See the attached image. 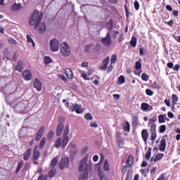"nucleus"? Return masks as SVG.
<instances>
[{"mask_svg": "<svg viewBox=\"0 0 180 180\" xmlns=\"http://www.w3.org/2000/svg\"><path fill=\"white\" fill-rule=\"evenodd\" d=\"M88 162V155H86L80 161L79 167V172H82L83 174L79 176V180H86L89 172H92V165L86 163Z\"/></svg>", "mask_w": 180, "mask_h": 180, "instance_id": "f257e3e1", "label": "nucleus"}, {"mask_svg": "<svg viewBox=\"0 0 180 180\" xmlns=\"http://www.w3.org/2000/svg\"><path fill=\"white\" fill-rule=\"evenodd\" d=\"M70 133V127L66 126L64 129L63 134V139L61 137H58L54 143V147L58 148L61 147L62 148H65L67 147V144H68V141H70V138L68 137V134Z\"/></svg>", "mask_w": 180, "mask_h": 180, "instance_id": "f03ea898", "label": "nucleus"}, {"mask_svg": "<svg viewBox=\"0 0 180 180\" xmlns=\"http://www.w3.org/2000/svg\"><path fill=\"white\" fill-rule=\"evenodd\" d=\"M43 19V13H40L39 10L35 9L31 14L29 20V23L30 26H34L35 30L39 29V25Z\"/></svg>", "mask_w": 180, "mask_h": 180, "instance_id": "7ed1b4c3", "label": "nucleus"}, {"mask_svg": "<svg viewBox=\"0 0 180 180\" xmlns=\"http://www.w3.org/2000/svg\"><path fill=\"white\" fill-rule=\"evenodd\" d=\"M60 51L64 57H68L71 55V48L67 42H63L60 45Z\"/></svg>", "mask_w": 180, "mask_h": 180, "instance_id": "20e7f679", "label": "nucleus"}, {"mask_svg": "<svg viewBox=\"0 0 180 180\" xmlns=\"http://www.w3.org/2000/svg\"><path fill=\"white\" fill-rule=\"evenodd\" d=\"M37 148H39V146L37 145L33 149V151H32L33 153L32 155V160L33 164H34L35 165H39V162H37V160L40 158V151H39Z\"/></svg>", "mask_w": 180, "mask_h": 180, "instance_id": "39448f33", "label": "nucleus"}, {"mask_svg": "<svg viewBox=\"0 0 180 180\" xmlns=\"http://www.w3.org/2000/svg\"><path fill=\"white\" fill-rule=\"evenodd\" d=\"M51 50L53 52L58 51L60 49V43L56 39H51L49 42Z\"/></svg>", "mask_w": 180, "mask_h": 180, "instance_id": "423d86ee", "label": "nucleus"}, {"mask_svg": "<svg viewBox=\"0 0 180 180\" xmlns=\"http://www.w3.org/2000/svg\"><path fill=\"white\" fill-rule=\"evenodd\" d=\"M70 166V159L68 158H62L59 163L60 169H64V168H68Z\"/></svg>", "mask_w": 180, "mask_h": 180, "instance_id": "0eeeda50", "label": "nucleus"}, {"mask_svg": "<svg viewBox=\"0 0 180 180\" xmlns=\"http://www.w3.org/2000/svg\"><path fill=\"white\" fill-rule=\"evenodd\" d=\"M101 43L103 44V46H105V47H109V46L112 44V39L109 32L107 33L105 37L101 39Z\"/></svg>", "mask_w": 180, "mask_h": 180, "instance_id": "6e6552de", "label": "nucleus"}, {"mask_svg": "<svg viewBox=\"0 0 180 180\" xmlns=\"http://www.w3.org/2000/svg\"><path fill=\"white\" fill-rule=\"evenodd\" d=\"M69 110L70 112H76V113H82V110H81V105L78 104H72V105L70 106Z\"/></svg>", "mask_w": 180, "mask_h": 180, "instance_id": "1a4fd4ad", "label": "nucleus"}, {"mask_svg": "<svg viewBox=\"0 0 180 180\" xmlns=\"http://www.w3.org/2000/svg\"><path fill=\"white\" fill-rule=\"evenodd\" d=\"M47 30L46 27V23L45 22H39L38 25V33L39 34H44L46 33V30Z\"/></svg>", "mask_w": 180, "mask_h": 180, "instance_id": "9d476101", "label": "nucleus"}, {"mask_svg": "<svg viewBox=\"0 0 180 180\" xmlns=\"http://www.w3.org/2000/svg\"><path fill=\"white\" fill-rule=\"evenodd\" d=\"M22 78L25 81H30L32 79V72L30 70H25L22 72Z\"/></svg>", "mask_w": 180, "mask_h": 180, "instance_id": "9b49d317", "label": "nucleus"}, {"mask_svg": "<svg viewBox=\"0 0 180 180\" xmlns=\"http://www.w3.org/2000/svg\"><path fill=\"white\" fill-rule=\"evenodd\" d=\"M44 133V127H41L39 129L38 131L35 135V141H39L41 137H43V134Z\"/></svg>", "mask_w": 180, "mask_h": 180, "instance_id": "f8f14e48", "label": "nucleus"}, {"mask_svg": "<svg viewBox=\"0 0 180 180\" xmlns=\"http://www.w3.org/2000/svg\"><path fill=\"white\" fill-rule=\"evenodd\" d=\"M165 148H167V139H165V137H162L159 146V150L160 151H165Z\"/></svg>", "mask_w": 180, "mask_h": 180, "instance_id": "ddd939ff", "label": "nucleus"}, {"mask_svg": "<svg viewBox=\"0 0 180 180\" xmlns=\"http://www.w3.org/2000/svg\"><path fill=\"white\" fill-rule=\"evenodd\" d=\"M32 148H28L24 153H23V160L24 161H29V159L30 158V155H32Z\"/></svg>", "mask_w": 180, "mask_h": 180, "instance_id": "4468645a", "label": "nucleus"}, {"mask_svg": "<svg viewBox=\"0 0 180 180\" xmlns=\"http://www.w3.org/2000/svg\"><path fill=\"white\" fill-rule=\"evenodd\" d=\"M34 86L36 88L37 91H41V82H40V80H39V79H34Z\"/></svg>", "mask_w": 180, "mask_h": 180, "instance_id": "2eb2a0df", "label": "nucleus"}, {"mask_svg": "<svg viewBox=\"0 0 180 180\" xmlns=\"http://www.w3.org/2000/svg\"><path fill=\"white\" fill-rule=\"evenodd\" d=\"M65 74L68 79H72V78H74L72 70H71L70 68H66L65 70Z\"/></svg>", "mask_w": 180, "mask_h": 180, "instance_id": "dca6fc26", "label": "nucleus"}, {"mask_svg": "<svg viewBox=\"0 0 180 180\" xmlns=\"http://www.w3.org/2000/svg\"><path fill=\"white\" fill-rule=\"evenodd\" d=\"M141 108L142 109V110H153V106L150 105V104L147 103H142Z\"/></svg>", "mask_w": 180, "mask_h": 180, "instance_id": "f3484780", "label": "nucleus"}, {"mask_svg": "<svg viewBox=\"0 0 180 180\" xmlns=\"http://www.w3.org/2000/svg\"><path fill=\"white\" fill-rule=\"evenodd\" d=\"M20 9H22V6L20 4H18L15 3L11 7V11L12 12H18V11H20Z\"/></svg>", "mask_w": 180, "mask_h": 180, "instance_id": "a211bd4d", "label": "nucleus"}, {"mask_svg": "<svg viewBox=\"0 0 180 180\" xmlns=\"http://www.w3.org/2000/svg\"><path fill=\"white\" fill-rule=\"evenodd\" d=\"M15 71H18L19 72H22V71H23V61L18 60L15 66Z\"/></svg>", "mask_w": 180, "mask_h": 180, "instance_id": "6ab92c4d", "label": "nucleus"}, {"mask_svg": "<svg viewBox=\"0 0 180 180\" xmlns=\"http://www.w3.org/2000/svg\"><path fill=\"white\" fill-rule=\"evenodd\" d=\"M63 130H64V124L59 123L56 129V136H60L63 133Z\"/></svg>", "mask_w": 180, "mask_h": 180, "instance_id": "aec40b11", "label": "nucleus"}, {"mask_svg": "<svg viewBox=\"0 0 180 180\" xmlns=\"http://www.w3.org/2000/svg\"><path fill=\"white\" fill-rule=\"evenodd\" d=\"M99 49H101V46H99V45H96L95 47L94 46V44H90V45H87L85 47V50L86 51H91V50H99Z\"/></svg>", "mask_w": 180, "mask_h": 180, "instance_id": "412c9836", "label": "nucleus"}, {"mask_svg": "<svg viewBox=\"0 0 180 180\" xmlns=\"http://www.w3.org/2000/svg\"><path fill=\"white\" fill-rule=\"evenodd\" d=\"M141 136L143 141L147 143V140H148V131H147L146 129H143L141 131Z\"/></svg>", "mask_w": 180, "mask_h": 180, "instance_id": "4be33fe9", "label": "nucleus"}, {"mask_svg": "<svg viewBox=\"0 0 180 180\" xmlns=\"http://www.w3.org/2000/svg\"><path fill=\"white\" fill-rule=\"evenodd\" d=\"M122 129L124 131H130V123L128 121H126L124 124H122Z\"/></svg>", "mask_w": 180, "mask_h": 180, "instance_id": "5701e85b", "label": "nucleus"}, {"mask_svg": "<svg viewBox=\"0 0 180 180\" xmlns=\"http://www.w3.org/2000/svg\"><path fill=\"white\" fill-rule=\"evenodd\" d=\"M172 109H175V105H177L178 103V97L176 94L172 95Z\"/></svg>", "mask_w": 180, "mask_h": 180, "instance_id": "b1692460", "label": "nucleus"}, {"mask_svg": "<svg viewBox=\"0 0 180 180\" xmlns=\"http://www.w3.org/2000/svg\"><path fill=\"white\" fill-rule=\"evenodd\" d=\"M137 126H139V117L135 115L132 117V127H137Z\"/></svg>", "mask_w": 180, "mask_h": 180, "instance_id": "393cba45", "label": "nucleus"}, {"mask_svg": "<svg viewBox=\"0 0 180 180\" xmlns=\"http://www.w3.org/2000/svg\"><path fill=\"white\" fill-rule=\"evenodd\" d=\"M133 161H134V158L133 157V155L128 156V158L126 161L127 165L129 167H131V165H133Z\"/></svg>", "mask_w": 180, "mask_h": 180, "instance_id": "a878e982", "label": "nucleus"}, {"mask_svg": "<svg viewBox=\"0 0 180 180\" xmlns=\"http://www.w3.org/2000/svg\"><path fill=\"white\" fill-rule=\"evenodd\" d=\"M25 164V162H23V160H20L18 165H17V168L15 170V174H18L19 171H20V169H22V167H23V165Z\"/></svg>", "mask_w": 180, "mask_h": 180, "instance_id": "bb28decb", "label": "nucleus"}, {"mask_svg": "<svg viewBox=\"0 0 180 180\" xmlns=\"http://www.w3.org/2000/svg\"><path fill=\"white\" fill-rule=\"evenodd\" d=\"M57 174V169L51 168V169L49 172V178H53Z\"/></svg>", "mask_w": 180, "mask_h": 180, "instance_id": "cd10ccee", "label": "nucleus"}, {"mask_svg": "<svg viewBox=\"0 0 180 180\" xmlns=\"http://www.w3.org/2000/svg\"><path fill=\"white\" fill-rule=\"evenodd\" d=\"M58 162V159L57 158V157H55L52 160L50 164V167L51 168H54L56 167V165H57V163Z\"/></svg>", "mask_w": 180, "mask_h": 180, "instance_id": "c85d7f7f", "label": "nucleus"}, {"mask_svg": "<svg viewBox=\"0 0 180 180\" xmlns=\"http://www.w3.org/2000/svg\"><path fill=\"white\" fill-rule=\"evenodd\" d=\"M130 44L132 47H136V46H137V38H136V37H131Z\"/></svg>", "mask_w": 180, "mask_h": 180, "instance_id": "c756f323", "label": "nucleus"}, {"mask_svg": "<svg viewBox=\"0 0 180 180\" xmlns=\"http://www.w3.org/2000/svg\"><path fill=\"white\" fill-rule=\"evenodd\" d=\"M162 157H164V153H159L156 155V156L154 158V162H157V161H160V160H161Z\"/></svg>", "mask_w": 180, "mask_h": 180, "instance_id": "7c9ffc66", "label": "nucleus"}, {"mask_svg": "<svg viewBox=\"0 0 180 180\" xmlns=\"http://www.w3.org/2000/svg\"><path fill=\"white\" fill-rule=\"evenodd\" d=\"M151 148H148V151L146 153V154L145 155V158L146 160H150V157H151Z\"/></svg>", "mask_w": 180, "mask_h": 180, "instance_id": "2f4dec72", "label": "nucleus"}, {"mask_svg": "<svg viewBox=\"0 0 180 180\" xmlns=\"http://www.w3.org/2000/svg\"><path fill=\"white\" fill-rule=\"evenodd\" d=\"M98 176L101 180H108V177H106L103 172H98Z\"/></svg>", "mask_w": 180, "mask_h": 180, "instance_id": "473e14b6", "label": "nucleus"}, {"mask_svg": "<svg viewBox=\"0 0 180 180\" xmlns=\"http://www.w3.org/2000/svg\"><path fill=\"white\" fill-rule=\"evenodd\" d=\"M44 63L45 64L49 65L51 64V63H53V60L51 59V58H50V56H45Z\"/></svg>", "mask_w": 180, "mask_h": 180, "instance_id": "72a5a7b5", "label": "nucleus"}, {"mask_svg": "<svg viewBox=\"0 0 180 180\" xmlns=\"http://www.w3.org/2000/svg\"><path fill=\"white\" fill-rule=\"evenodd\" d=\"M27 41H28V43H32V46L35 47L36 44H34V41H33V39H32V37H30V35H27Z\"/></svg>", "mask_w": 180, "mask_h": 180, "instance_id": "f704fd0d", "label": "nucleus"}, {"mask_svg": "<svg viewBox=\"0 0 180 180\" xmlns=\"http://www.w3.org/2000/svg\"><path fill=\"white\" fill-rule=\"evenodd\" d=\"M165 175H167V173H162L156 180H168Z\"/></svg>", "mask_w": 180, "mask_h": 180, "instance_id": "c9c22d12", "label": "nucleus"}, {"mask_svg": "<svg viewBox=\"0 0 180 180\" xmlns=\"http://www.w3.org/2000/svg\"><path fill=\"white\" fill-rule=\"evenodd\" d=\"M84 119H86V120H92V119H94V116H92L91 115V113H86L85 115H84Z\"/></svg>", "mask_w": 180, "mask_h": 180, "instance_id": "e433bc0d", "label": "nucleus"}, {"mask_svg": "<svg viewBox=\"0 0 180 180\" xmlns=\"http://www.w3.org/2000/svg\"><path fill=\"white\" fill-rule=\"evenodd\" d=\"M46 144V137H43L39 143V148H43Z\"/></svg>", "mask_w": 180, "mask_h": 180, "instance_id": "4c0bfd02", "label": "nucleus"}, {"mask_svg": "<svg viewBox=\"0 0 180 180\" xmlns=\"http://www.w3.org/2000/svg\"><path fill=\"white\" fill-rule=\"evenodd\" d=\"M135 69L136 70V71H139V70H141V61L136 62Z\"/></svg>", "mask_w": 180, "mask_h": 180, "instance_id": "58836bf2", "label": "nucleus"}, {"mask_svg": "<svg viewBox=\"0 0 180 180\" xmlns=\"http://www.w3.org/2000/svg\"><path fill=\"white\" fill-rule=\"evenodd\" d=\"M47 178H49V176H47V174H46L44 176V174H41L39 176L37 180H47Z\"/></svg>", "mask_w": 180, "mask_h": 180, "instance_id": "ea45409f", "label": "nucleus"}, {"mask_svg": "<svg viewBox=\"0 0 180 180\" xmlns=\"http://www.w3.org/2000/svg\"><path fill=\"white\" fill-rule=\"evenodd\" d=\"M53 137H54V131H50L47 134V139H48V140H51L53 139Z\"/></svg>", "mask_w": 180, "mask_h": 180, "instance_id": "a19ab883", "label": "nucleus"}, {"mask_svg": "<svg viewBox=\"0 0 180 180\" xmlns=\"http://www.w3.org/2000/svg\"><path fill=\"white\" fill-rule=\"evenodd\" d=\"M117 144H118L119 148H122L123 147V146L124 145V141L123 140V139L118 140Z\"/></svg>", "mask_w": 180, "mask_h": 180, "instance_id": "79ce46f5", "label": "nucleus"}, {"mask_svg": "<svg viewBox=\"0 0 180 180\" xmlns=\"http://www.w3.org/2000/svg\"><path fill=\"white\" fill-rule=\"evenodd\" d=\"M146 95H148V96H153L154 95V91H153L150 89H146Z\"/></svg>", "mask_w": 180, "mask_h": 180, "instance_id": "37998d69", "label": "nucleus"}, {"mask_svg": "<svg viewBox=\"0 0 180 180\" xmlns=\"http://www.w3.org/2000/svg\"><path fill=\"white\" fill-rule=\"evenodd\" d=\"M103 169L104 171H109V162L107 160L104 162Z\"/></svg>", "mask_w": 180, "mask_h": 180, "instance_id": "c03bdc74", "label": "nucleus"}, {"mask_svg": "<svg viewBox=\"0 0 180 180\" xmlns=\"http://www.w3.org/2000/svg\"><path fill=\"white\" fill-rule=\"evenodd\" d=\"M126 79H124V76L120 75L118 78V82L120 84H124Z\"/></svg>", "mask_w": 180, "mask_h": 180, "instance_id": "a18cd8bd", "label": "nucleus"}, {"mask_svg": "<svg viewBox=\"0 0 180 180\" xmlns=\"http://www.w3.org/2000/svg\"><path fill=\"white\" fill-rule=\"evenodd\" d=\"M148 75H147V73H143L141 75V79L142 81H148Z\"/></svg>", "mask_w": 180, "mask_h": 180, "instance_id": "49530a36", "label": "nucleus"}, {"mask_svg": "<svg viewBox=\"0 0 180 180\" xmlns=\"http://www.w3.org/2000/svg\"><path fill=\"white\" fill-rule=\"evenodd\" d=\"M117 60V56L116 55H112L110 59V63L115 64Z\"/></svg>", "mask_w": 180, "mask_h": 180, "instance_id": "de8ad7c7", "label": "nucleus"}, {"mask_svg": "<svg viewBox=\"0 0 180 180\" xmlns=\"http://www.w3.org/2000/svg\"><path fill=\"white\" fill-rule=\"evenodd\" d=\"M156 128H157V125H155V124H152L150 127V133L157 132V130L155 129Z\"/></svg>", "mask_w": 180, "mask_h": 180, "instance_id": "09e8293b", "label": "nucleus"}, {"mask_svg": "<svg viewBox=\"0 0 180 180\" xmlns=\"http://www.w3.org/2000/svg\"><path fill=\"white\" fill-rule=\"evenodd\" d=\"M134 6L136 11H139V9H140V4L137 0L134 1Z\"/></svg>", "mask_w": 180, "mask_h": 180, "instance_id": "8fccbe9b", "label": "nucleus"}, {"mask_svg": "<svg viewBox=\"0 0 180 180\" xmlns=\"http://www.w3.org/2000/svg\"><path fill=\"white\" fill-rule=\"evenodd\" d=\"M159 123H165V118L163 115H159Z\"/></svg>", "mask_w": 180, "mask_h": 180, "instance_id": "3c124183", "label": "nucleus"}, {"mask_svg": "<svg viewBox=\"0 0 180 180\" xmlns=\"http://www.w3.org/2000/svg\"><path fill=\"white\" fill-rule=\"evenodd\" d=\"M150 138L153 141H155V139H157V132H151Z\"/></svg>", "mask_w": 180, "mask_h": 180, "instance_id": "603ef678", "label": "nucleus"}, {"mask_svg": "<svg viewBox=\"0 0 180 180\" xmlns=\"http://www.w3.org/2000/svg\"><path fill=\"white\" fill-rule=\"evenodd\" d=\"M166 130H167V126L161 125L160 127V130H159L160 133H164V131H165Z\"/></svg>", "mask_w": 180, "mask_h": 180, "instance_id": "864d4df0", "label": "nucleus"}, {"mask_svg": "<svg viewBox=\"0 0 180 180\" xmlns=\"http://www.w3.org/2000/svg\"><path fill=\"white\" fill-rule=\"evenodd\" d=\"M107 25L108 26H110V30H112V29H113V20L110 19L107 23Z\"/></svg>", "mask_w": 180, "mask_h": 180, "instance_id": "5fc2aeb1", "label": "nucleus"}, {"mask_svg": "<svg viewBox=\"0 0 180 180\" xmlns=\"http://www.w3.org/2000/svg\"><path fill=\"white\" fill-rule=\"evenodd\" d=\"M109 60H110V58L109 56H107L103 60V64L105 65L108 66L109 64Z\"/></svg>", "mask_w": 180, "mask_h": 180, "instance_id": "6e6d98bb", "label": "nucleus"}, {"mask_svg": "<svg viewBox=\"0 0 180 180\" xmlns=\"http://www.w3.org/2000/svg\"><path fill=\"white\" fill-rule=\"evenodd\" d=\"M8 42L10 43V44H14V45L18 44V42L16 41V40L12 38H8Z\"/></svg>", "mask_w": 180, "mask_h": 180, "instance_id": "4d7b16f0", "label": "nucleus"}, {"mask_svg": "<svg viewBox=\"0 0 180 180\" xmlns=\"http://www.w3.org/2000/svg\"><path fill=\"white\" fill-rule=\"evenodd\" d=\"M99 69H100L101 71H106V70H108V66H107V65L103 64L102 65H101V66L99 67Z\"/></svg>", "mask_w": 180, "mask_h": 180, "instance_id": "13d9d810", "label": "nucleus"}, {"mask_svg": "<svg viewBox=\"0 0 180 180\" xmlns=\"http://www.w3.org/2000/svg\"><path fill=\"white\" fill-rule=\"evenodd\" d=\"M81 75L82 78L85 79V81H89V78L88 77V75L85 72H82Z\"/></svg>", "mask_w": 180, "mask_h": 180, "instance_id": "bf43d9fd", "label": "nucleus"}, {"mask_svg": "<svg viewBox=\"0 0 180 180\" xmlns=\"http://www.w3.org/2000/svg\"><path fill=\"white\" fill-rule=\"evenodd\" d=\"M117 34H119V31L117 30L112 31V39H116L117 37Z\"/></svg>", "mask_w": 180, "mask_h": 180, "instance_id": "052dcab7", "label": "nucleus"}, {"mask_svg": "<svg viewBox=\"0 0 180 180\" xmlns=\"http://www.w3.org/2000/svg\"><path fill=\"white\" fill-rule=\"evenodd\" d=\"M59 78L62 79V81H64V82H67L68 81V79L64 76V75H60Z\"/></svg>", "mask_w": 180, "mask_h": 180, "instance_id": "680f3d73", "label": "nucleus"}, {"mask_svg": "<svg viewBox=\"0 0 180 180\" xmlns=\"http://www.w3.org/2000/svg\"><path fill=\"white\" fill-rule=\"evenodd\" d=\"M152 87L156 88L157 89H161V86L160 85H158V83H157V82H155L153 83Z\"/></svg>", "mask_w": 180, "mask_h": 180, "instance_id": "e2e57ef3", "label": "nucleus"}, {"mask_svg": "<svg viewBox=\"0 0 180 180\" xmlns=\"http://www.w3.org/2000/svg\"><path fill=\"white\" fill-rule=\"evenodd\" d=\"M75 147H77V145H75V143H69L68 148H75Z\"/></svg>", "mask_w": 180, "mask_h": 180, "instance_id": "0e129e2a", "label": "nucleus"}, {"mask_svg": "<svg viewBox=\"0 0 180 180\" xmlns=\"http://www.w3.org/2000/svg\"><path fill=\"white\" fill-rule=\"evenodd\" d=\"M139 54H140V56H144L146 54V51H144V48H140Z\"/></svg>", "mask_w": 180, "mask_h": 180, "instance_id": "69168bd1", "label": "nucleus"}, {"mask_svg": "<svg viewBox=\"0 0 180 180\" xmlns=\"http://www.w3.org/2000/svg\"><path fill=\"white\" fill-rule=\"evenodd\" d=\"M155 122H157V116H153L152 119L150 120L149 124L150 123H155Z\"/></svg>", "mask_w": 180, "mask_h": 180, "instance_id": "338daca9", "label": "nucleus"}, {"mask_svg": "<svg viewBox=\"0 0 180 180\" xmlns=\"http://www.w3.org/2000/svg\"><path fill=\"white\" fill-rule=\"evenodd\" d=\"M180 65L179 64H176L173 68L174 71H179Z\"/></svg>", "mask_w": 180, "mask_h": 180, "instance_id": "774afa93", "label": "nucleus"}]
</instances>
